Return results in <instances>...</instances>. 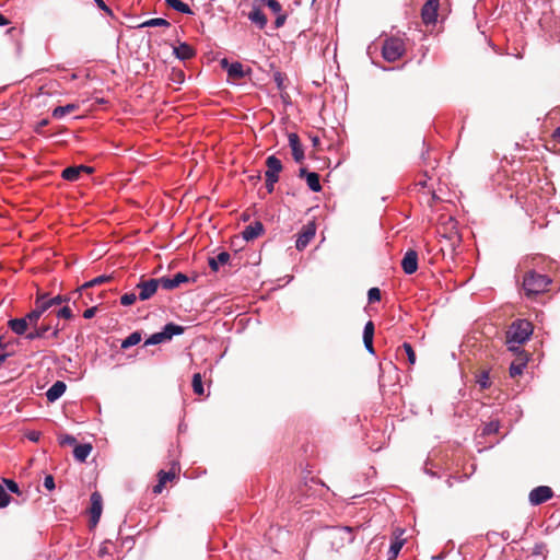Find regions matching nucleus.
Returning a JSON list of instances; mask_svg holds the SVG:
<instances>
[{
  "label": "nucleus",
  "instance_id": "1",
  "mask_svg": "<svg viewBox=\"0 0 560 560\" xmlns=\"http://www.w3.org/2000/svg\"><path fill=\"white\" fill-rule=\"evenodd\" d=\"M533 324L527 319L514 320L506 332V345L509 350L515 351L516 346L525 343L533 335Z\"/></svg>",
  "mask_w": 560,
  "mask_h": 560
},
{
  "label": "nucleus",
  "instance_id": "2",
  "mask_svg": "<svg viewBox=\"0 0 560 560\" xmlns=\"http://www.w3.org/2000/svg\"><path fill=\"white\" fill-rule=\"evenodd\" d=\"M62 328L59 327V323H55L52 319H49V315H46L42 322L36 326L30 328L26 334V340L33 341L37 339H58L60 331Z\"/></svg>",
  "mask_w": 560,
  "mask_h": 560
},
{
  "label": "nucleus",
  "instance_id": "3",
  "mask_svg": "<svg viewBox=\"0 0 560 560\" xmlns=\"http://www.w3.org/2000/svg\"><path fill=\"white\" fill-rule=\"evenodd\" d=\"M551 279L546 276L530 270L524 275L523 289L527 296L537 295L547 291Z\"/></svg>",
  "mask_w": 560,
  "mask_h": 560
},
{
  "label": "nucleus",
  "instance_id": "4",
  "mask_svg": "<svg viewBox=\"0 0 560 560\" xmlns=\"http://www.w3.org/2000/svg\"><path fill=\"white\" fill-rule=\"evenodd\" d=\"M327 539L332 549H340L354 541V528L350 526H332L328 528Z\"/></svg>",
  "mask_w": 560,
  "mask_h": 560
},
{
  "label": "nucleus",
  "instance_id": "5",
  "mask_svg": "<svg viewBox=\"0 0 560 560\" xmlns=\"http://www.w3.org/2000/svg\"><path fill=\"white\" fill-rule=\"evenodd\" d=\"M405 52V43L399 37H388L382 46V56L388 62L398 60Z\"/></svg>",
  "mask_w": 560,
  "mask_h": 560
},
{
  "label": "nucleus",
  "instance_id": "6",
  "mask_svg": "<svg viewBox=\"0 0 560 560\" xmlns=\"http://www.w3.org/2000/svg\"><path fill=\"white\" fill-rule=\"evenodd\" d=\"M266 189L271 194L275 190V184L279 180V173L282 170V163L277 156L270 155L266 160Z\"/></svg>",
  "mask_w": 560,
  "mask_h": 560
},
{
  "label": "nucleus",
  "instance_id": "7",
  "mask_svg": "<svg viewBox=\"0 0 560 560\" xmlns=\"http://www.w3.org/2000/svg\"><path fill=\"white\" fill-rule=\"evenodd\" d=\"M160 280L159 279H149V280H141L137 284V289H139L138 299L140 301H147L151 299L158 291V288L160 287Z\"/></svg>",
  "mask_w": 560,
  "mask_h": 560
},
{
  "label": "nucleus",
  "instance_id": "8",
  "mask_svg": "<svg viewBox=\"0 0 560 560\" xmlns=\"http://www.w3.org/2000/svg\"><path fill=\"white\" fill-rule=\"evenodd\" d=\"M553 495L552 489L548 486H538L534 488L528 495L532 505H539L545 503Z\"/></svg>",
  "mask_w": 560,
  "mask_h": 560
},
{
  "label": "nucleus",
  "instance_id": "9",
  "mask_svg": "<svg viewBox=\"0 0 560 560\" xmlns=\"http://www.w3.org/2000/svg\"><path fill=\"white\" fill-rule=\"evenodd\" d=\"M316 233V226L314 223H307L303 226L302 231L299 233L295 247L298 250H303L310 242L314 238Z\"/></svg>",
  "mask_w": 560,
  "mask_h": 560
},
{
  "label": "nucleus",
  "instance_id": "10",
  "mask_svg": "<svg viewBox=\"0 0 560 560\" xmlns=\"http://www.w3.org/2000/svg\"><path fill=\"white\" fill-rule=\"evenodd\" d=\"M35 307L44 315L56 314V306L50 303V294L48 293H38L35 299Z\"/></svg>",
  "mask_w": 560,
  "mask_h": 560
},
{
  "label": "nucleus",
  "instance_id": "11",
  "mask_svg": "<svg viewBox=\"0 0 560 560\" xmlns=\"http://www.w3.org/2000/svg\"><path fill=\"white\" fill-rule=\"evenodd\" d=\"M439 0H428L421 10V16L425 24L434 23L438 18Z\"/></svg>",
  "mask_w": 560,
  "mask_h": 560
},
{
  "label": "nucleus",
  "instance_id": "12",
  "mask_svg": "<svg viewBox=\"0 0 560 560\" xmlns=\"http://www.w3.org/2000/svg\"><path fill=\"white\" fill-rule=\"evenodd\" d=\"M401 268L406 275H412L418 269V254L413 249L406 252L402 260Z\"/></svg>",
  "mask_w": 560,
  "mask_h": 560
},
{
  "label": "nucleus",
  "instance_id": "13",
  "mask_svg": "<svg viewBox=\"0 0 560 560\" xmlns=\"http://www.w3.org/2000/svg\"><path fill=\"white\" fill-rule=\"evenodd\" d=\"M160 284L165 290H173L179 287L182 283L187 282L189 279L188 277L183 272H177L172 278L168 277H162L159 278Z\"/></svg>",
  "mask_w": 560,
  "mask_h": 560
},
{
  "label": "nucleus",
  "instance_id": "14",
  "mask_svg": "<svg viewBox=\"0 0 560 560\" xmlns=\"http://www.w3.org/2000/svg\"><path fill=\"white\" fill-rule=\"evenodd\" d=\"M91 501V508H90V514H91V523L93 525H96L101 518L102 514V495L98 492H93L90 498Z\"/></svg>",
  "mask_w": 560,
  "mask_h": 560
},
{
  "label": "nucleus",
  "instance_id": "15",
  "mask_svg": "<svg viewBox=\"0 0 560 560\" xmlns=\"http://www.w3.org/2000/svg\"><path fill=\"white\" fill-rule=\"evenodd\" d=\"M221 67L226 70L228 75L235 79H243L246 72L243 69V65L238 61L230 63L226 58L221 60Z\"/></svg>",
  "mask_w": 560,
  "mask_h": 560
},
{
  "label": "nucleus",
  "instance_id": "16",
  "mask_svg": "<svg viewBox=\"0 0 560 560\" xmlns=\"http://www.w3.org/2000/svg\"><path fill=\"white\" fill-rule=\"evenodd\" d=\"M299 176L304 177L306 179V184L312 191L318 192L322 190L319 175L317 173L307 172L306 168L302 167L299 171Z\"/></svg>",
  "mask_w": 560,
  "mask_h": 560
},
{
  "label": "nucleus",
  "instance_id": "17",
  "mask_svg": "<svg viewBox=\"0 0 560 560\" xmlns=\"http://www.w3.org/2000/svg\"><path fill=\"white\" fill-rule=\"evenodd\" d=\"M289 145L292 150V155L295 162L301 163L304 160V150L301 144L300 138L296 133L292 132L288 136Z\"/></svg>",
  "mask_w": 560,
  "mask_h": 560
},
{
  "label": "nucleus",
  "instance_id": "18",
  "mask_svg": "<svg viewBox=\"0 0 560 560\" xmlns=\"http://www.w3.org/2000/svg\"><path fill=\"white\" fill-rule=\"evenodd\" d=\"M264 233V225L260 221H255L254 223L245 226L242 232L243 238L245 241H253L257 238L259 235Z\"/></svg>",
  "mask_w": 560,
  "mask_h": 560
},
{
  "label": "nucleus",
  "instance_id": "19",
  "mask_svg": "<svg viewBox=\"0 0 560 560\" xmlns=\"http://www.w3.org/2000/svg\"><path fill=\"white\" fill-rule=\"evenodd\" d=\"M8 327L18 336H25L30 327L24 317L11 318L8 322Z\"/></svg>",
  "mask_w": 560,
  "mask_h": 560
},
{
  "label": "nucleus",
  "instance_id": "20",
  "mask_svg": "<svg viewBox=\"0 0 560 560\" xmlns=\"http://www.w3.org/2000/svg\"><path fill=\"white\" fill-rule=\"evenodd\" d=\"M67 385L62 381L55 382L46 392V398L48 401L54 402L59 399L66 392Z\"/></svg>",
  "mask_w": 560,
  "mask_h": 560
},
{
  "label": "nucleus",
  "instance_id": "21",
  "mask_svg": "<svg viewBox=\"0 0 560 560\" xmlns=\"http://www.w3.org/2000/svg\"><path fill=\"white\" fill-rule=\"evenodd\" d=\"M173 54L179 60H188L196 55V51L187 43H180L178 46L174 47Z\"/></svg>",
  "mask_w": 560,
  "mask_h": 560
},
{
  "label": "nucleus",
  "instance_id": "22",
  "mask_svg": "<svg viewBox=\"0 0 560 560\" xmlns=\"http://www.w3.org/2000/svg\"><path fill=\"white\" fill-rule=\"evenodd\" d=\"M248 20L259 30H264L268 22L266 14L257 7L248 13Z\"/></svg>",
  "mask_w": 560,
  "mask_h": 560
},
{
  "label": "nucleus",
  "instance_id": "23",
  "mask_svg": "<svg viewBox=\"0 0 560 560\" xmlns=\"http://www.w3.org/2000/svg\"><path fill=\"white\" fill-rule=\"evenodd\" d=\"M165 338L171 340L174 336L183 335L185 331V328L180 325L174 324V323H167L164 325V327L161 330Z\"/></svg>",
  "mask_w": 560,
  "mask_h": 560
},
{
  "label": "nucleus",
  "instance_id": "24",
  "mask_svg": "<svg viewBox=\"0 0 560 560\" xmlns=\"http://www.w3.org/2000/svg\"><path fill=\"white\" fill-rule=\"evenodd\" d=\"M92 452V445L84 443L75 445L73 450V456L79 462H85V459L89 457V455Z\"/></svg>",
  "mask_w": 560,
  "mask_h": 560
},
{
  "label": "nucleus",
  "instance_id": "25",
  "mask_svg": "<svg viewBox=\"0 0 560 560\" xmlns=\"http://www.w3.org/2000/svg\"><path fill=\"white\" fill-rule=\"evenodd\" d=\"M82 171V166H69L62 171L61 177L68 182H75L80 178Z\"/></svg>",
  "mask_w": 560,
  "mask_h": 560
},
{
  "label": "nucleus",
  "instance_id": "26",
  "mask_svg": "<svg viewBox=\"0 0 560 560\" xmlns=\"http://www.w3.org/2000/svg\"><path fill=\"white\" fill-rule=\"evenodd\" d=\"M167 7L184 14L192 15L194 11L182 0H165Z\"/></svg>",
  "mask_w": 560,
  "mask_h": 560
},
{
  "label": "nucleus",
  "instance_id": "27",
  "mask_svg": "<svg viewBox=\"0 0 560 560\" xmlns=\"http://www.w3.org/2000/svg\"><path fill=\"white\" fill-rule=\"evenodd\" d=\"M78 107L79 106L77 104H73V103L67 104L65 106H57L56 108H54L51 115L56 119H61L66 115L74 112L75 109H78Z\"/></svg>",
  "mask_w": 560,
  "mask_h": 560
},
{
  "label": "nucleus",
  "instance_id": "28",
  "mask_svg": "<svg viewBox=\"0 0 560 560\" xmlns=\"http://www.w3.org/2000/svg\"><path fill=\"white\" fill-rule=\"evenodd\" d=\"M141 341V334L139 331L131 332L126 339L121 341L120 348L128 349L138 345Z\"/></svg>",
  "mask_w": 560,
  "mask_h": 560
},
{
  "label": "nucleus",
  "instance_id": "29",
  "mask_svg": "<svg viewBox=\"0 0 560 560\" xmlns=\"http://www.w3.org/2000/svg\"><path fill=\"white\" fill-rule=\"evenodd\" d=\"M404 544H405V539H399L398 537H396L395 540L392 541L389 550H388V560H393L398 556Z\"/></svg>",
  "mask_w": 560,
  "mask_h": 560
},
{
  "label": "nucleus",
  "instance_id": "30",
  "mask_svg": "<svg viewBox=\"0 0 560 560\" xmlns=\"http://www.w3.org/2000/svg\"><path fill=\"white\" fill-rule=\"evenodd\" d=\"M44 315L34 306V308L28 312L24 318L28 325L30 328H32L33 326H36L38 325V320L43 317Z\"/></svg>",
  "mask_w": 560,
  "mask_h": 560
},
{
  "label": "nucleus",
  "instance_id": "31",
  "mask_svg": "<svg viewBox=\"0 0 560 560\" xmlns=\"http://www.w3.org/2000/svg\"><path fill=\"white\" fill-rule=\"evenodd\" d=\"M170 25H171L170 22L163 18H153V19L144 21L142 24H140L139 27H158V26L168 27Z\"/></svg>",
  "mask_w": 560,
  "mask_h": 560
},
{
  "label": "nucleus",
  "instance_id": "32",
  "mask_svg": "<svg viewBox=\"0 0 560 560\" xmlns=\"http://www.w3.org/2000/svg\"><path fill=\"white\" fill-rule=\"evenodd\" d=\"M110 280V277L109 276H105V275H102V276H98L88 282H85L81 288H80V291H84L89 288H92L94 285H98V284H102L104 282H107Z\"/></svg>",
  "mask_w": 560,
  "mask_h": 560
},
{
  "label": "nucleus",
  "instance_id": "33",
  "mask_svg": "<svg viewBox=\"0 0 560 560\" xmlns=\"http://www.w3.org/2000/svg\"><path fill=\"white\" fill-rule=\"evenodd\" d=\"M167 341L162 331L152 334L144 342L145 346H155Z\"/></svg>",
  "mask_w": 560,
  "mask_h": 560
},
{
  "label": "nucleus",
  "instance_id": "34",
  "mask_svg": "<svg viewBox=\"0 0 560 560\" xmlns=\"http://www.w3.org/2000/svg\"><path fill=\"white\" fill-rule=\"evenodd\" d=\"M192 389L197 395H203L205 388L200 373H195L192 376Z\"/></svg>",
  "mask_w": 560,
  "mask_h": 560
},
{
  "label": "nucleus",
  "instance_id": "35",
  "mask_svg": "<svg viewBox=\"0 0 560 560\" xmlns=\"http://www.w3.org/2000/svg\"><path fill=\"white\" fill-rule=\"evenodd\" d=\"M2 482L5 486L4 488L7 492L9 491L11 493L21 494L20 487L13 479L2 478Z\"/></svg>",
  "mask_w": 560,
  "mask_h": 560
},
{
  "label": "nucleus",
  "instance_id": "36",
  "mask_svg": "<svg viewBox=\"0 0 560 560\" xmlns=\"http://www.w3.org/2000/svg\"><path fill=\"white\" fill-rule=\"evenodd\" d=\"M477 383L482 389L490 387V376L488 371H482L477 375Z\"/></svg>",
  "mask_w": 560,
  "mask_h": 560
},
{
  "label": "nucleus",
  "instance_id": "37",
  "mask_svg": "<svg viewBox=\"0 0 560 560\" xmlns=\"http://www.w3.org/2000/svg\"><path fill=\"white\" fill-rule=\"evenodd\" d=\"M55 315H56L57 319H60V318L71 319L73 316L72 311L68 305H63V306H60L59 308H57Z\"/></svg>",
  "mask_w": 560,
  "mask_h": 560
},
{
  "label": "nucleus",
  "instance_id": "38",
  "mask_svg": "<svg viewBox=\"0 0 560 560\" xmlns=\"http://www.w3.org/2000/svg\"><path fill=\"white\" fill-rule=\"evenodd\" d=\"M499 429H500L499 421H490V422L486 423V425L483 427L482 434L490 435V434L497 433L499 431Z\"/></svg>",
  "mask_w": 560,
  "mask_h": 560
},
{
  "label": "nucleus",
  "instance_id": "39",
  "mask_svg": "<svg viewBox=\"0 0 560 560\" xmlns=\"http://www.w3.org/2000/svg\"><path fill=\"white\" fill-rule=\"evenodd\" d=\"M11 502V497L7 492L4 486L0 483V509L7 508Z\"/></svg>",
  "mask_w": 560,
  "mask_h": 560
},
{
  "label": "nucleus",
  "instance_id": "40",
  "mask_svg": "<svg viewBox=\"0 0 560 560\" xmlns=\"http://www.w3.org/2000/svg\"><path fill=\"white\" fill-rule=\"evenodd\" d=\"M401 348L404 349V351L408 358V362L411 365H413L416 363V353L413 351L412 346L409 342H404Z\"/></svg>",
  "mask_w": 560,
  "mask_h": 560
},
{
  "label": "nucleus",
  "instance_id": "41",
  "mask_svg": "<svg viewBox=\"0 0 560 560\" xmlns=\"http://www.w3.org/2000/svg\"><path fill=\"white\" fill-rule=\"evenodd\" d=\"M138 296L133 292H128L120 296V303L124 306H130L136 302Z\"/></svg>",
  "mask_w": 560,
  "mask_h": 560
},
{
  "label": "nucleus",
  "instance_id": "42",
  "mask_svg": "<svg viewBox=\"0 0 560 560\" xmlns=\"http://www.w3.org/2000/svg\"><path fill=\"white\" fill-rule=\"evenodd\" d=\"M369 303L378 302L381 300V290L378 288H371L368 291Z\"/></svg>",
  "mask_w": 560,
  "mask_h": 560
},
{
  "label": "nucleus",
  "instance_id": "43",
  "mask_svg": "<svg viewBox=\"0 0 560 560\" xmlns=\"http://www.w3.org/2000/svg\"><path fill=\"white\" fill-rule=\"evenodd\" d=\"M524 369H525L524 363H520V364L512 363L509 369L511 377L521 375L523 373Z\"/></svg>",
  "mask_w": 560,
  "mask_h": 560
},
{
  "label": "nucleus",
  "instance_id": "44",
  "mask_svg": "<svg viewBox=\"0 0 560 560\" xmlns=\"http://www.w3.org/2000/svg\"><path fill=\"white\" fill-rule=\"evenodd\" d=\"M69 301V298L66 296V295H55V296H51L50 295V303H52V305L56 306V308L60 307L63 303H67Z\"/></svg>",
  "mask_w": 560,
  "mask_h": 560
},
{
  "label": "nucleus",
  "instance_id": "45",
  "mask_svg": "<svg viewBox=\"0 0 560 560\" xmlns=\"http://www.w3.org/2000/svg\"><path fill=\"white\" fill-rule=\"evenodd\" d=\"M10 357V353L7 352V343L3 341V338L0 337V365L7 361Z\"/></svg>",
  "mask_w": 560,
  "mask_h": 560
},
{
  "label": "nucleus",
  "instance_id": "46",
  "mask_svg": "<svg viewBox=\"0 0 560 560\" xmlns=\"http://www.w3.org/2000/svg\"><path fill=\"white\" fill-rule=\"evenodd\" d=\"M266 5L276 14L282 12V5L278 0H267Z\"/></svg>",
  "mask_w": 560,
  "mask_h": 560
},
{
  "label": "nucleus",
  "instance_id": "47",
  "mask_svg": "<svg viewBox=\"0 0 560 560\" xmlns=\"http://www.w3.org/2000/svg\"><path fill=\"white\" fill-rule=\"evenodd\" d=\"M374 336V324L372 320H369L363 329V339L364 338H373Z\"/></svg>",
  "mask_w": 560,
  "mask_h": 560
},
{
  "label": "nucleus",
  "instance_id": "48",
  "mask_svg": "<svg viewBox=\"0 0 560 560\" xmlns=\"http://www.w3.org/2000/svg\"><path fill=\"white\" fill-rule=\"evenodd\" d=\"M97 8L109 16H114L113 10L103 0H93Z\"/></svg>",
  "mask_w": 560,
  "mask_h": 560
},
{
  "label": "nucleus",
  "instance_id": "49",
  "mask_svg": "<svg viewBox=\"0 0 560 560\" xmlns=\"http://www.w3.org/2000/svg\"><path fill=\"white\" fill-rule=\"evenodd\" d=\"M230 254L228 252H220L217 256H215V260L219 265H225L230 261Z\"/></svg>",
  "mask_w": 560,
  "mask_h": 560
},
{
  "label": "nucleus",
  "instance_id": "50",
  "mask_svg": "<svg viewBox=\"0 0 560 560\" xmlns=\"http://www.w3.org/2000/svg\"><path fill=\"white\" fill-rule=\"evenodd\" d=\"M173 478H175V474L173 471L161 470L159 472V479L163 481L164 485H166V482L171 481Z\"/></svg>",
  "mask_w": 560,
  "mask_h": 560
},
{
  "label": "nucleus",
  "instance_id": "51",
  "mask_svg": "<svg viewBox=\"0 0 560 560\" xmlns=\"http://www.w3.org/2000/svg\"><path fill=\"white\" fill-rule=\"evenodd\" d=\"M288 15L285 13H277V18L275 20V28H280L285 24Z\"/></svg>",
  "mask_w": 560,
  "mask_h": 560
},
{
  "label": "nucleus",
  "instance_id": "52",
  "mask_svg": "<svg viewBox=\"0 0 560 560\" xmlns=\"http://www.w3.org/2000/svg\"><path fill=\"white\" fill-rule=\"evenodd\" d=\"M44 487L48 490V491H52L55 489V479H54V476L52 475H47L45 478H44Z\"/></svg>",
  "mask_w": 560,
  "mask_h": 560
},
{
  "label": "nucleus",
  "instance_id": "53",
  "mask_svg": "<svg viewBox=\"0 0 560 560\" xmlns=\"http://www.w3.org/2000/svg\"><path fill=\"white\" fill-rule=\"evenodd\" d=\"M364 347L366 351L371 354L375 353L374 347H373V338H364L363 339Z\"/></svg>",
  "mask_w": 560,
  "mask_h": 560
},
{
  "label": "nucleus",
  "instance_id": "54",
  "mask_svg": "<svg viewBox=\"0 0 560 560\" xmlns=\"http://www.w3.org/2000/svg\"><path fill=\"white\" fill-rule=\"evenodd\" d=\"M96 311H97L96 306L89 307L83 312V317L86 319H90V318L94 317Z\"/></svg>",
  "mask_w": 560,
  "mask_h": 560
},
{
  "label": "nucleus",
  "instance_id": "55",
  "mask_svg": "<svg viewBox=\"0 0 560 560\" xmlns=\"http://www.w3.org/2000/svg\"><path fill=\"white\" fill-rule=\"evenodd\" d=\"M208 264H209V267L212 271H218L219 270V264L215 260V257H210L209 260H208Z\"/></svg>",
  "mask_w": 560,
  "mask_h": 560
},
{
  "label": "nucleus",
  "instance_id": "56",
  "mask_svg": "<svg viewBox=\"0 0 560 560\" xmlns=\"http://www.w3.org/2000/svg\"><path fill=\"white\" fill-rule=\"evenodd\" d=\"M165 485L159 479L158 483L153 488L154 493H161Z\"/></svg>",
  "mask_w": 560,
  "mask_h": 560
},
{
  "label": "nucleus",
  "instance_id": "57",
  "mask_svg": "<svg viewBox=\"0 0 560 560\" xmlns=\"http://www.w3.org/2000/svg\"><path fill=\"white\" fill-rule=\"evenodd\" d=\"M62 442L68 443L70 445L74 444L77 442L75 438L72 435H66L62 440Z\"/></svg>",
  "mask_w": 560,
  "mask_h": 560
},
{
  "label": "nucleus",
  "instance_id": "58",
  "mask_svg": "<svg viewBox=\"0 0 560 560\" xmlns=\"http://www.w3.org/2000/svg\"><path fill=\"white\" fill-rule=\"evenodd\" d=\"M108 553V550H107V547L105 544H103L101 547H100V550H98V556L100 557H104L105 555Z\"/></svg>",
  "mask_w": 560,
  "mask_h": 560
},
{
  "label": "nucleus",
  "instance_id": "59",
  "mask_svg": "<svg viewBox=\"0 0 560 560\" xmlns=\"http://www.w3.org/2000/svg\"><path fill=\"white\" fill-rule=\"evenodd\" d=\"M27 438H28L31 441L36 442V441H38V439H39V433H38V432H31V433L27 435Z\"/></svg>",
  "mask_w": 560,
  "mask_h": 560
},
{
  "label": "nucleus",
  "instance_id": "60",
  "mask_svg": "<svg viewBox=\"0 0 560 560\" xmlns=\"http://www.w3.org/2000/svg\"><path fill=\"white\" fill-rule=\"evenodd\" d=\"M48 125V119H42L39 122H38V126L36 128V131L39 132V129L47 126Z\"/></svg>",
  "mask_w": 560,
  "mask_h": 560
},
{
  "label": "nucleus",
  "instance_id": "61",
  "mask_svg": "<svg viewBox=\"0 0 560 560\" xmlns=\"http://www.w3.org/2000/svg\"><path fill=\"white\" fill-rule=\"evenodd\" d=\"M9 24V20L0 12V26Z\"/></svg>",
  "mask_w": 560,
  "mask_h": 560
},
{
  "label": "nucleus",
  "instance_id": "62",
  "mask_svg": "<svg viewBox=\"0 0 560 560\" xmlns=\"http://www.w3.org/2000/svg\"><path fill=\"white\" fill-rule=\"evenodd\" d=\"M248 179H249L250 182L259 180V179H260V173H259V172H257L255 175H250V176L248 177Z\"/></svg>",
  "mask_w": 560,
  "mask_h": 560
},
{
  "label": "nucleus",
  "instance_id": "63",
  "mask_svg": "<svg viewBox=\"0 0 560 560\" xmlns=\"http://www.w3.org/2000/svg\"><path fill=\"white\" fill-rule=\"evenodd\" d=\"M553 137L560 141V126L555 130Z\"/></svg>",
  "mask_w": 560,
  "mask_h": 560
},
{
  "label": "nucleus",
  "instance_id": "64",
  "mask_svg": "<svg viewBox=\"0 0 560 560\" xmlns=\"http://www.w3.org/2000/svg\"><path fill=\"white\" fill-rule=\"evenodd\" d=\"M83 167V171L82 172H85V173H91L92 172V168L89 167V166H85V165H81Z\"/></svg>",
  "mask_w": 560,
  "mask_h": 560
}]
</instances>
